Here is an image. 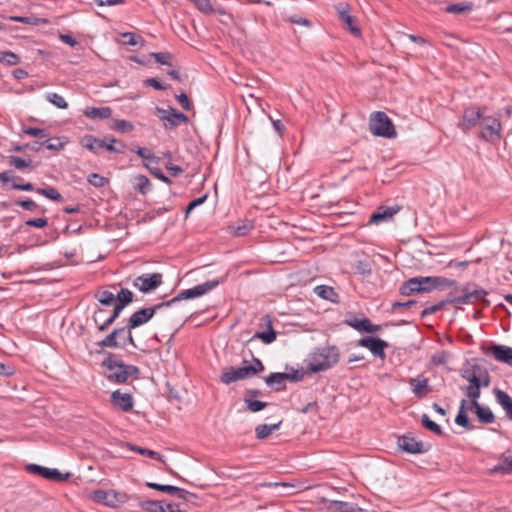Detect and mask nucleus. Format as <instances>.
Instances as JSON below:
<instances>
[{
    "label": "nucleus",
    "mask_w": 512,
    "mask_h": 512,
    "mask_svg": "<svg viewBox=\"0 0 512 512\" xmlns=\"http://www.w3.org/2000/svg\"><path fill=\"white\" fill-rule=\"evenodd\" d=\"M139 507L146 512H164V504L162 501L145 500L139 503Z\"/></svg>",
    "instance_id": "4c0bfd02"
},
{
    "label": "nucleus",
    "mask_w": 512,
    "mask_h": 512,
    "mask_svg": "<svg viewBox=\"0 0 512 512\" xmlns=\"http://www.w3.org/2000/svg\"><path fill=\"white\" fill-rule=\"evenodd\" d=\"M487 294L488 292L482 288L470 290L472 304L485 301V297Z\"/></svg>",
    "instance_id": "052dcab7"
},
{
    "label": "nucleus",
    "mask_w": 512,
    "mask_h": 512,
    "mask_svg": "<svg viewBox=\"0 0 512 512\" xmlns=\"http://www.w3.org/2000/svg\"><path fill=\"white\" fill-rule=\"evenodd\" d=\"M131 151L136 153L138 156H140L143 159L158 162V158L147 148H144V147H138L136 149L132 148Z\"/></svg>",
    "instance_id": "13d9d810"
},
{
    "label": "nucleus",
    "mask_w": 512,
    "mask_h": 512,
    "mask_svg": "<svg viewBox=\"0 0 512 512\" xmlns=\"http://www.w3.org/2000/svg\"><path fill=\"white\" fill-rule=\"evenodd\" d=\"M88 183L96 188H101L108 183V179L97 173H92L88 177Z\"/></svg>",
    "instance_id": "864d4df0"
},
{
    "label": "nucleus",
    "mask_w": 512,
    "mask_h": 512,
    "mask_svg": "<svg viewBox=\"0 0 512 512\" xmlns=\"http://www.w3.org/2000/svg\"><path fill=\"white\" fill-rule=\"evenodd\" d=\"M479 137L486 142L495 143L502 137V123L499 117L483 116L480 122Z\"/></svg>",
    "instance_id": "423d86ee"
},
{
    "label": "nucleus",
    "mask_w": 512,
    "mask_h": 512,
    "mask_svg": "<svg viewBox=\"0 0 512 512\" xmlns=\"http://www.w3.org/2000/svg\"><path fill=\"white\" fill-rule=\"evenodd\" d=\"M461 377L469 383L468 386L461 387V390L470 399L468 409L476 414L479 422L483 424L493 423L495 415L492 410L481 405L478 401L481 397V389L489 387L491 383L488 370L479 364H474L469 369L464 370Z\"/></svg>",
    "instance_id": "f257e3e1"
},
{
    "label": "nucleus",
    "mask_w": 512,
    "mask_h": 512,
    "mask_svg": "<svg viewBox=\"0 0 512 512\" xmlns=\"http://www.w3.org/2000/svg\"><path fill=\"white\" fill-rule=\"evenodd\" d=\"M369 126L374 135L385 138H393L396 136L395 127L385 112H374L371 115Z\"/></svg>",
    "instance_id": "39448f33"
},
{
    "label": "nucleus",
    "mask_w": 512,
    "mask_h": 512,
    "mask_svg": "<svg viewBox=\"0 0 512 512\" xmlns=\"http://www.w3.org/2000/svg\"><path fill=\"white\" fill-rule=\"evenodd\" d=\"M127 334V339L133 342L132 332L129 331L127 326L113 329L105 338L98 342V346L103 348H125L124 343H120L122 335Z\"/></svg>",
    "instance_id": "f8f14e48"
},
{
    "label": "nucleus",
    "mask_w": 512,
    "mask_h": 512,
    "mask_svg": "<svg viewBox=\"0 0 512 512\" xmlns=\"http://www.w3.org/2000/svg\"><path fill=\"white\" fill-rule=\"evenodd\" d=\"M426 277H413L409 280L405 281L399 288V292L401 295L409 296L413 293H420L422 288V284L425 282Z\"/></svg>",
    "instance_id": "4be33fe9"
},
{
    "label": "nucleus",
    "mask_w": 512,
    "mask_h": 512,
    "mask_svg": "<svg viewBox=\"0 0 512 512\" xmlns=\"http://www.w3.org/2000/svg\"><path fill=\"white\" fill-rule=\"evenodd\" d=\"M101 365L107 370V380L117 384L126 383L129 378L137 379L140 373L137 366L125 364L113 353H108Z\"/></svg>",
    "instance_id": "7ed1b4c3"
},
{
    "label": "nucleus",
    "mask_w": 512,
    "mask_h": 512,
    "mask_svg": "<svg viewBox=\"0 0 512 512\" xmlns=\"http://www.w3.org/2000/svg\"><path fill=\"white\" fill-rule=\"evenodd\" d=\"M0 62L14 66L20 62V57L11 51H3L0 52Z\"/></svg>",
    "instance_id": "49530a36"
},
{
    "label": "nucleus",
    "mask_w": 512,
    "mask_h": 512,
    "mask_svg": "<svg viewBox=\"0 0 512 512\" xmlns=\"http://www.w3.org/2000/svg\"><path fill=\"white\" fill-rule=\"evenodd\" d=\"M496 402L505 411V414L509 420L512 421V398L504 391L495 388L493 390Z\"/></svg>",
    "instance_id": "a878e982"
},
{
    "label": "nucleus",
    "mask_w": 512,
    "mask_h": 512,
    "mask_svg": "<svg viewBox=\"0 0 512 512\" xmlns=\"http://www.w3.org/2000/svg\"><path fill=\"white\" fill-rule=\"evenodd\" d=\"M8 163L10 166L16 168L17 170H24V169H33L32 161L30 159H23L19 156L10 155L8 156Z\"/></svg>",
    "instance_id": "c9c22d12"
},
{
    "label": "nucleus",
    "mask_w": 512,
    "mask_h": 512,
    "mask_svg": "<svg viewBox=\"0 0 512 512\" xmlns=\"http://www.w3.org/2000/svg\"><path fill=\"white\" fill-rule=\"evenodd\" d=\"M113 128L119 132H130L133 130L134 126L129 121L123 119H117L114 121Z\"/></svg>",
    "instance_id": "4d7b16f0"
},
{
    "label": "nucleus",
    "mask_w": 512,
    "mask_h": 512,
    "mask_svg": "<svg viewBox=\"0 0 512 512\" xmlns=\"http://www.w3.org/2000/svg\"><path fill=\"white\" fill-rule=\"evenodd\" d=\"M134 188L142 194H146L150 190V180L144 175L135 177Z\"/></svg>",
    "instance_id": "a18cd8bd"
},
{
    "label": "nucleus",
    "mask_w": 512,
    "mask_h": 512,
    "mask_svg": "<svg viewBox=\"0 0 512 512\" xmlns=\"http://www.w3.org/2000/svg\"><path fill=\"white\" fill-rule=\"evenodd\" d=\"M314 291L320 298L331 302H335L338 297V294L330 286L319 285L315 287Z\"/></svg>",
    "instance_id": "72a5a7b5"
},
{
    "label": "nucleus",
    "mask_w": 512,
    "mask_h": 512,
    "mask_svg": "<svg viewBox=\"0 0 512 512\" xmlns=\"http://www.w3.org/2000/svg\"><path fill=\"white\" fill-rule=\"evenodd\" d=\"M146 485H147V487H149L151 489H154V490H157L160 492H164V493H168L171 495H173L174 492L176 491V486H173V485H164V484H158V483H154V482H147Z\"/></svg>",
    "instance_id": "603ef678"
},
{
    "label": "nucleus",
    "mask_w": 512,
    "mask_h": 512,
    "mask_svg": "<svg viewBox=\"0 0 512 512\" xmlns=\"http://www.w3.org/2000/svg\"><path fill=\"white\" fill-rule=\"evenodd\" d=\"M220 283H221V281H219V280H210V281H206L204 283L198 284L192 288L182 290L172 299H170L168 301H163V305H165V308H168L178 301L188 300V299H193L196 297L203 296L204 294H206L209 291L216 288Z\"/></svg>",
    "instance_id": "20e7f679"
},
{
    "label": "nucleus",
    "mask_w": 512,
    "mask_h": 512,
    "mask_svg": "<svg viewBox=\"0 0 512 512\" xmlns=\"http://www.w3.org/2000/svg\"><path fill=\"white\" fill-rule=\"evenodd\" d=\"M446 304H449L447 302V299L444 301H440L437 304L426 307L424 310H422L421 316L424 317V316L432 315V314L436 313L437 311L441 310Z\"/></svg>",
    "instance_id": "680f3d73"
},
{
    "label": "nucleus",
    "mask_w": 512,
    "mask_h": 512,
    "mask_svg": "<svg viewBox=\"0 0 512 512\" xmlns=\"http://www.w3.org/2000/svg\"><path fill=\"white\" fill-rule=\"evenodd\" d=\"M90 497L94 502L109 507H115L120 502L118 494L114 491L94 490Z\"/></svg>",
    "instance_id": "f3484780"
},
{
    "label": "nucleus",
    "mask_w": 512,
    "mask_h": 512,
    "mask_svg": "<svg viewBox=\"0 0 512 512\" xmlns=\"http://www.w3.org/2000/svg\"><path fill=\"white\" fill-rule=\"evenodd\" d=\"M425 282H433L434 283V289H445L447 287H451L456 285L455 280H451L448 278L440 277V276H429L426 277Z\"/></svg>",
    "instance_id": "e433bc0d"
},
{
    "label": "nucleus",
    "mask_w": 512,
    "mask_h": 512,
    "mask_svg": "<svg viewBox=\"0 0 512 512\" xmlns=\"http://www.w3.org/2000/svg\"><path fill=\"white\" fill-rule=\"evenodd\" d=\"M488 352H490L497 361L512 366V347L493 345L489 348Z\"/></svg>",
    "instance_id": "5701e85b"
},
{
    "label": "nucleus",
    "mask_w": 512,
    "mask_h": 512,
    "mask_svg": "<svg viewBox=\"0 0 512 512\" xmlns=\"http://www.w3.org/2000/svg\"><path fill=\"white\" fill-rule=\"evenodd\" d=\"M165 308L163 302H159L151 307H143L133 312L128 319L127 327L130 332L133 329L138 328L148 323L156 313L162 311Z\"/></svg>",
    "instance_id": "0eeeda50"
},
{
    "label": "nucleus",
    "mask_w": 512,
    "mask_h": 512,
    "mask_svg": "<svg viewBox=\"0 0 512 512\" xmlns=\"http://www.w3.org/2000/svg\"><path fill=\"white\" fill-rule=\"evenodd\" d=\"M176 98L183 109L188 111L191 110L192 105L188 96L184 92L180 93Z\"/></svg>",
    "instance_id": "338daca9"
},
{
    "label": "nucleus",
    "mask_w": 512,
    "mask_h": 512,
    "mask_svg": "<svg viewBox=\"0 0 512 512\" xmlns=\"http://www.w3.org/2000/svg\"><path fill=\"white\" fill-rule=\"evenodd\" d=\"M26 470L32 474L39 475L48 480L62 481L65 479L59 470L43 467L37 464L27 465Z\"/></svg>",
    "instance_id": "2eb2a0df"
},
{
    "label": "nucleus",
    "mask_w": 512,
    "mask_h": 512,
    "mask_svg": "<svg viewBox=\"0 0 512 512\" xmlns=\"http://www.w3.org/2000/svg\"><path fill=\"white\" fill-rule=\"evenodd\" d=\"M288 380L287 373L285 372H274L269 374L265 378V382L267 386L273 388L275 391H280L285 389L286 381Z\"/></svg>",
    "instance_id": "bb28decb"
},
{
    "label": "nucleus",
    "mask_w": 512,
    "mask_h": 512,
    "mask_svg": "<svg viewBox=\"0 0 512 512\" xmlns=\"http://www.w3.org/2000/svg\"><path fill=\"white\" fill-rule=\"evenodd\" d=\"M355 269L357 273L364 276H368L372 272L370 264L365 261H358L355 266Z\"/></svg>",
    "instance_id": "0e129e2a"
},
{
    "label": "nucleus",
    "mask_w": 512,
    "mask_h": 512,
    "mask_svg": "<svg viewBox=\"0 0 512 512\" xmlns=\"http://www.w3.org/2000/svg\"><path fill=\"white\" fill-rule=\"evenodd\" d=\"M44 146L49 150L59 151L64 147V142L60 138H48L44 142Z\"/></svg>",
    "instance_id": "bf43d9fd"
},
{
    "label": "nucleus",
    "mask_w": 512,
    "mask_h": 512,
    "mask_svg": "<svg viewBox=\"0 0 512 512\" xmlns=\"http://www.w3.org/2000/svg\"><path fill=\"white\" fill-rule=\"evenodd\" d=\"M115 299H117L118 302L115 304L112 311V317L120 316L123 309L133 301V293L128 289L122 288L117 296H115Z\"/></svg>",
    "instance_id": "b1692460"
},
{
    "label": "nucleus",
    "mask_w": 512,
    "mask_h": 512,
    "mask_svg": "<svg viewBox=\"0 0 512 512\" xmlns=\"http://www.w3.org/2000/svg\"><path fill=\"white\" fill-rule=\"evenodd\" d=\"M409 384L411 385L412 392L419 399L424 398L432 391V388L428 384V379L422 375L410 378Z\"/></svg>",
    "instance_id": "a211bd4d"
},
{
    "label": "nucleus",
    "mask_w": 512,
    "mask_h": 512,
    "mask_svg": "<svg viewBox=\"0 0 512 512\" xmlns=\"http://www.w3.org/2000/svg\"><path fill=\"white\" fill-rule=\"evenodd\" d=\"M110 400L114 407L119 408L124 412L131 411L134 405L132 395L130 393H123L120 390L112 392Z\"/></svg>",
    "instance_id": "dca6fc26"
},
{
    "label": "nucleus",
    "mask_w": 512,
    "mask_h": 512,
    "mask_svg": "<svg viewBox=\"0 0 512 512\" xmlns=\"http://www.w3.org/2000/svg\"><path fill=\"white\" fill-rule=\"evenodd\" d=\"M106 314L107 310L103 308L96 309L93 314V321L96 324L98 331L100 332L106 331L109 328V326L112 325L115 322V320L119 317H112V312L108 314V316Z\"/></svg>",
    "instance_id": "6ab92c4d"
},
{
    "label": "nucleus",
    "mask_w": 512,
    "mask_h": 512,
    "mask_svg": "<svg viewBox=\"0 0 512 512\" xmlns=\"http://www.w3.org/2000/svg\"><path fill=\"white\" fill-rule=\"evenodd\" d=\"M469 407V404L467 402L466 399H462L460 401V407H459V411L456 415V418H455V423L458 425V426H461L467 430H473L474 429V425L471 423L468 415H467V411H470L468 409Z\"/></svg>",
    "instance_id": "393cba45"
},
{
    "label": "nucleus",
    "mask_w": 512,
    "mask_h": 512,
    "mask_svg": "<svg viewBox=\"0 0 512 512\" xmlns=\"http://www.w3.org/2000/svg\"><path fill=\"white\" fill-rule=\"evenodd\" d=\"M156 113L159 115L160 119L164 121L166 129H175L181 123L186 124L189 121L184 113L179 112L173 107H169L168 109L156 107Z\"/></svg>",
    "instance_id": "9d476101"
},
{
    "label": "nucleus",
    "mask_w": 512,
    "mask_h": 512,
    "mask_svg": "<svg viewBox=\"0 0 512 512\" xmlns=\"http://www.w3.org/2000/svg\"><path fill=\"white\" fill-rule=\"evenodd\" d=\"M255 375V371L252 368H248V361H243L241 367H226L223 369L220 380L222 383L229 385L238 380H244L251 378Z\"/></svg>",
    "instance_id": "6e6552de"
},
{
    "label": "nucleus",
    "mask_w": 512,
    "mask_h": 512,
    "mask_svg": "<svg viewBox=\"0 0 512 512\" xmlns=\"http://www.w3.org/2000/svg\"><path fill=\"white\" fill-rule=\"evenodd\" d=\"M483 109L480 107H467L463 111L461 120L457 124L458 128L464 133L469 132L472 128L480 124L483 118Z\"/></svg>",
    "instance_id": "9b49d317"
},
{
    "label": "nucleus",
    "mask_w": 512,
    "mask_h": 512,
    "mask_svg": "<svg viewBox=\"0 0 512 512\" xmlns=\"http://www.w3.org/2000/svg\"><path fill=\"white\" fill-rule=\"evenodd\" d=\"M36 193L45 196L46 198L53 201H61L62 195L54 187L37 188Z\"/></svg>",
    "instance_id": "c03bdc74"
},
{
    "label": "nucleus",
    "mask_w": 512,
    "mask_h": 512,
    "mask_svg": "<svg viewBox=\"0 0 512 512\" xmlns=\"http://www.w3.org/2000/svg\"><path fill=\"white\" fill-rule=\"evenodd\" d=\"M23 133L26 135L37 137V138H47L48 133L45 129L42 128H36V127H27L23 129Z\"/></svg>",
    "instance_id": "6e6d98bb"
},
{
    "label": "nucleus",
    "mask_w": 512,
    "mask_h": 512,
    "mask_svg": "<svg viewBox=\"0 0 512 512\" xmlns=\"http://www.w3.org/2000/svg\"><path fill=\"white\" fill-rule=\"evenodd\" d=\"M244 402L250 412H259L268 406L267 402L259 401L251 397H245Z\"/></svg>",
    "instance_id": "37998d69"
},
{
    "label": "nucleus",
    "mask_w": 512,
    "mask_h": 512,
    "mask_svg": "<svg viewBox=\"0 0 512 512\" xmlns=\"http://www.w3.org/2000/svg\"><path fill=\"white\" fill-rule=\"evenodd\" d=\"M83 114L90 119H108L112 115V109L105 107H86Z\"/></svg>",
    "instance_id": "c85d7f7f"
},
{
    "label": "nucleus",
    "mask_w": 512,
    "mask_h": 512,
    "mask_svg": "<svg viewBox=\"0 0 512 512\" xmlns=\"http://www.w3.org/2000/svg\"><path fill=\"white\" fill-rule=\"evenodd\" d=\"M340 360V350L335 345L315 348L309 353L306 363L308 373H319L334 367Z\"/></svg>",
    "instance_id": "f03ea898"
},
{
    "label": "nucleus",
    "mask_w": 512,
    "mask_h": 512,
    "mask_svg": "<svg viewBox=\"0 0 512 512\" xmlns=\"http://www.w3.org/2000/svg\"><path fill=\"white\" fill-rule=\"evenodd\" d=\"M399 207H379L369 219V224H380L387 222L393 218L395 214L399 212Z\"/></svg>",
    "instance_id": "aec40b11"
},
{
    "label": "nucleus",
    "mask_w": 512,
    "mask_h": 512,
    "mask_svg": "<svg viewBox=\"0 0 512 512\" xmlns=\"http://www.w3.org/2000/svg\"><path fill=\"white\" fill-rule=\"evenodd\" d=\"M122 38H123V43L125 45L136 46L138 44H141V45L144 44L143 38L141 36H137L136 34H134L132 32L123 33Z\"/></svg>",
    "instance_id": "8fccbe9b"
},
{
    "label": "nucleus",
    "mask_w": 512,
    "mask_h": 512,
    "mask_svg": "<svg viewBox=\"0 0 512 512\" xmlns=\"http://www.w3.org/2000/svg\"><path fill=\"white\" fill-rule=\"evenodd\" d=\"M358 345L369 349L374 356L381 359L386 356L384 350L388 347V343L380 338L364 337L359 340Z\"/></svg>",
    "instance_id": "4468645a"
},
{
    "label": "nucleus",
    "mask_w": 512,
    "mask_h": 512,
    "mask_svg": "<svg viewBox=\"0 0 512 512\" xmlns=\"http://www.w3.org/2000/svg\"><path fill=\"white\" fill-rule=\"evenodd\" d=\"M472 9L473 4L471 2H461L448 5L445 11L451 14H461L465 12H470Z\"/></svg>",
    "instance_id": "58836bf2"
},
{
    "label": "nucleus",
    "mask_w": 512,
    "mask_h": 512,
    "mask_svg": "<svg viewBox=\"0 0 512 512\" xmlns=\"http://www.w3.org/2000/svg\"><path fill=\"white\" fill-rule=\"evenodd\" d=\"M252 228L253 224L250 221H244L242 224L233 227V234L236 236H245L251 231Z\"/></svg>",
    "instance_id": "5fc2aeb1"
},
{
    "label": "nucleus",
    "mask_w": 512,
    "mask_h": 512,
    "mask_svg": "<svg viewBox=\"0 0 512 512\" xmlns=\"http://www.w3.org/2000/svg\"><path fill=\"white\" fill-rule=\"evenodd\" d=\"M339 19L344 23L345 28L349 30L353 35L359 36L361 31L359 27L355 24V18L352 17L349 13L348 5L337 7Z\"/></svg>",
    "instance_id": "412c9836"
},
{
    "label": "nucleus",
    "mask_w": 512,
    "mask_h": 512,
    "mask_svg": "<svg viewBox=\"0 0 512 512\" xmlns=\"http://www.w3.org/2000/svg\"><path fill=\"white\" fill-rule=\"evenodd\" d=\"M162 278L161 273H145L136 277L132 285L142 293H149L161 286Z\"/></svg>",
    "instance_id": "1a4fd4ad"
},
{
    "label": "nucleus",
    "mask_w": 512,
    "mask_h": 512,
    "mask_svg": "<svg viewBox=\"0 0 512 512\" xmlns=\"http://www.w3.org/2000/svg\"><path fill=\"white\" fill-rule=\"evenodd\" d=\"M397 446L404 452L409 454H424L429 451L430 445L422 441H417L410 434L399 436Z\"/></svg>",
    "instance_id": "ddd939ff"
},
{
    "label": "nucleus",
    "mask_w": 512,
    "mask_h": 512,
    "mask_svg": "<svg viewBox=\"0 0 512 512\" xmlns=\"http://www.w3.org/2000/svg\"><path fill=\"white\" fill-rule=\"evenodd\" d=\"M421 424L426 429L430 430L431 432H433L434 434H436L438 436H443L444 435V432H443L442 428L437 423L432 421L427 414H423L422 415V417H421Z\"/></svg>",
    "instance_id": "a19ab883"
},
{
    "label": "nucleus",
    "mask_w": 512,
    "mask_h": 512,
    "mask_svg": "<svg viewBox=\"0 0 512 512\" xmlns=\"http://www.w3.org/2000/svg\"><path fill=\"white\" fill-rule=\"evenodd\" d=\"M469 284L461 288L462 295L460 296H453L450 294L447 298V302L449 304H472L471 297H470V289Z\"/></svg>",
    "instance_id": "2f4dec72"
},
{
    "label": "nucleus",
    "mask_w": 512,
    "mask_h": 512,
    "mask_svg": "<svg viewBox=\"0 0 512 512\" xmlns=\"http://www.w3.org/2000/svg\"><path fill=\"white\" fill-rule=\"evenodd\" d=\"M109 142L106 143L105 142V146L103 149H106L110 152H114V153H123L124 152V148H125V145L122 144L120 147H117L115 146L114 144L117 142V140L113 137H109V138H106Z\"/></svg>",
    "instance_id": "e2e57ef3"
},
{
    "label": "nucleus",
    "mask_w": 512,
    "mask_h": 512,
    "mask_svg": "<svg viewBox=\"0 0 512 512\" xmlns=\"http://www.w3.org/2000/svg\"><path fill=\"white\" fill-rule=\"evenodd\" d=\"M46 99L57 108L66 109L68 107L66 100L58 93H48Z\"/></svg>",
    "instance_id": "09e8293b"
},
{
    "label": "nucleus",
    "mask_w": 512,
    "mask_h": 512,
    "mask_svg": "<svg viewBox=\"0 0 512 512\" xmlns=\"http://www.w3.org/2000/svg\"><path fill=\"white\" fill-rule=\"evenodd\" d=\"M150 56L153 57L155 61L161 65H172V54L169 52H153L150 54Z\"/></svg>",
    "instance_id": "3c124183"
},
{
    "label": "nucleus",
    "mask_w": 512,
    "mask_h": 512,
    "mask_svg": "<svg viewBox=\"0 0 512 512\" xmlns=\"http://www.w3.org/2000/svg\"><path fill=\"white\" fill-rule=\"evenodd\" d=\"M349 326L354 328L355 330L359 332H366L367 330H370L368 328L370 320L366 317L364 318H353L346 321Z\"/></svg>",
    "instance_id": "79ce46f5"
},
{
    "label": "nucleus",
    "mask_w": 512,
    "mask_h": 512,
    "mask_svg": "<svg viewBox=\"0 0 512 512\" xmlns=\"http://www.w3.org/2000/svg\"><path fill=\"white\" fill-rule=\"evenodd\" d=\"M491 472L495 474L512 473V454H504L499 463L491 469Z\"/></svg>",
    "instance_id": "7c9ffc66"
},
{
    "label": "nucleus",
    "mask_w": 512,
    "mask_h": 512,
    "mask_svg": "<svg viewBox=\"0 0 512 512\" xmlns=\"http://www.w3.org/2000/svg\"><path fill=\"white\" fill-rule=\"evenodd\" d=\"M16 205H18L28 211H36L39 208V206L36 204V202H34L31 199L16 201Z\"/></svg>",
    "instance_id": "69168bd1"
},
{
    "label": "nucleus",
    "mask_w": 512,
    "mask_h": 512,
    "mask_svg": "<svg viewBox=\"0 0 512 512\" xmlns=\"http://www.w3.org/2000/svg\"><path fill=\"white\" fill-rule=\"evenodd\" d=\"M80 144L83 148L88 149L94 154H97L100 149L104 148L105 141L96 138L93 135L87 134L81 138Z\"/></svg>",
    "instance_id": "cd10ccee"
},
{
    "label": "nucleus",
    "mask_w": 512,
    "mask_h": 512,
    "mask_svg": "<svg viewBox=\"0 0 512 512\" xmlns=\"http://www.w3.org/2000/svg\"><path fill=\"white\" fill-rule=\"evenodd\" d=\"M147 86H151L156 90H166L168 87L163 85L157 78H148L145 80Z\"/></svg>",
    "instance_id": "774afa93"
},
{
    "label": "nucleus",
    "mask_w": 512,
    "mask_h": 512,
    "mask_svg": "<svg viewBox=\"0 0 512 512\" xmlns=\"http://www.w3.org/2000/svg\"><path fill=\"white\" fill-rule=\"evenodd\" d=\"M276 332L273 330L272 322L268 319V330L256 332L252 339H260L265 344H271L276 339Z\"/></svg>",
    "instance_id": "473e14b6"
},
{
    "label": "nucleus",
    "mask_w": 512,
    "mask_h": 512,
    "mask_svg": "<svg viewBox=\"0 0 512 512\" xmlns=\"http://www.w3.org/2000/svg\"><path fill=\"white\" fill-rule=\"evenodd\" d=\"M281 425V421L276 424H260L255 428L256 437L258 439H265L269 437L273 431L278 430Z\"/></svg>",
    "instance_id": "f704fd0d"
},
{
    "label": "nucleus",
    "mask_w": 512,
    "mask_h": 512,
    "mask_svg": "<svg viewBox=\"0 0 512 512\" xmlns=\"http://www.w3.org/2000/svg\"><path fill=\"white\" fill-rule=\"evenodd\" d=\"M327 509L330 512H357L359 508L356 504L344 501H330Z\"/></svg>",
    "instance_id": "c756f323"
},
{
    "label": "nucleus",
    "mask_w": 512,
    "mask_h": 512,
    "mask_svg": "<svg viewBox=\"0 0 512 512\" xmlns=\"http://www.w3.org/2000/svg\"><path fill=\"white\" fill-rule=\"evenodd\" d=\"M126 447L128 449H130L131 451H135V452H137L139 454H142V455H145V456H147L149 458L162 461V455L159 454L156 451H153V450H150V449H147V448H142V447L130 444V443H126Z\"/></svg>",
    "instance_id": "ea45409f"
},
{
    "label": "nucleus",
    "mask_w": 512,
    "mask_h": 512,
    "mask_svg": "<svg viewBox=\"0 0 512 512\" xmlns=\"http://www.w3.org/2000/svg\"><path fill=\"white\" fill-rule=\"evenodd\" d=\"M95 297L98 299V301L105 306H110L115 301V295L108 291L103 290L99 291L95 294Z\"/></svg>",
    "instance_id": "de8ad7c7"
}]
</instances>
